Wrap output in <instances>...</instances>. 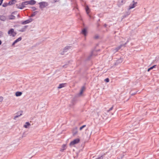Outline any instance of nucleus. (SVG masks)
I'll return each mask as SVG.
<instances>
[{
    "instance_id": "39448f33",
    "label": "nucleus",
    "mask_w": 159,
    "mask_h": 159,
    "mask_svg": "<svg viewBox=\"0 0 159 159\" xmlns=\"http://www.w3.org/2000/svg\"><path fill=\"white\" fill-rule=\"evenodd\" d=\"M85 88L84 86H83L81 88L80 93L78 94L79 96H80L82 95L83 93L85 91Z\"/></svg>"
},
{
    "instance_id": "ddd939ff",
    "label": "nucleus",
    "mask_w": 159,
    "mask_h": 159,
    "mask_svg": "<svg viewBox=\"0 0 159 159\" xmlns=\"http://www.w3.org/2000/svg\"><path fill=\"white\" fill-rule=\"evenodd\" d=\"M16 2V0H12L9 2L8 4L10 5H12L14 4Z\"/></svg>"
},
{
    "instance_id": "7c9ffc66",
    "label": "nucleus",
    "mask_w": 159,
    "mask_h": 159,
    "mask_svg": "<svg viewBox=\"0 0 159 159\" xmlns=\"http://www.w3.org/2000/svg\"><path fill=\"white\" fill-rule=\"evenodd\" d=\"M2 43V41H1V40H0V45Z\"/></svg>"
},
{
    "instance_id": "f03ea898",
    "label": "nucleus",
    "mask_w": 159,
    "mask_h": 159,
    "mask_svg": "<svg viewBox=\"0 0 159 159\" xmlns=\"http://www.w3.org/2000/svg\"><path fill=\"white\" fill-rule=\"evenodd\" d=\"M39 7L41 9H43L48 5V3L47 2H43L39 3Z\"/></svg>"
},
{
    "instance_id": "a878e982",
    "label": "nucleus",
    "mask_w": 159,
    "mask_h": 159,
    "mask_svg": "<svg viewBox=\"0 0 159 159\" xmlns=\"http://www.w3.org/2000/svg\"><path fill=\"white\" fill-rule=\"evenodd\" d=\"M105 81L106 82H108L109 81V80L108 78H107L105 80Z\"/></svg>"
},
{
    "instance_id": "2eb2a0df",
    "label": "nucleus",
    "mask_w": 159,
    "mask_h": 159,
    "mask_svg": "<svg viewBox=\"0 0 159 159\" xmlns=\"http://www.w3.org/2000/svg\"><path fill=\"white\" fill-rule=\"evenodd\" d=\"M22 94V93L20 92H17L16 93V97L20 96Z\"/></svg>"
},
{
    "instance_id": "4468645a",
    "label": "nucleus",
    "mask_w": 159,
    "mask_h": 159,
    "mask_svg": "<svg viewBox=\"0 0 159 159\" xmlns=\"http://www.w3.org/2000/svg\"><path fill=\"white\" fill-rule=\"evenodd\" d=\"M66 84H61L59 85L58 87L57 88L58 89H60L65 86Z\"/></svg>"
},
{
    "instance_id": "cd10ccee",
    "label": "nucleus",
    "mask_w": 159,
    "mask_h": 159,
    "mask_svg": "<svg viewBox=\"0 0 159 159\" xmlns=\"http://www.w3.org/2000/svg\"><path fill=\"white\" fill-rule=\"evenodd\" d=\"M3 0H0V6L1 5L2 2Z\"/></svg>"
},
{
    "instance_id": "473e14b6",
    "label": "nucleus",
    "mask_w": 159,
    "mask_h": 159,
    "mask_svg": "<svg viewBox=\"0 0 159 159\" xmlns=\"http://www.w3.org/2000/svg\"><path fill=\"white\" fill-rule=\"evenodd\" d=\"M34 15H32V16H34Z\"/></svg>"
},
{
    "instance_id": "c85d7f7f",
    "label": "nucleus",
    "mask_w": 159,
    "mask_h": 159,
    "mask_svg": "<svg viewBox=\"0 0 159 159\" xmlns=\"http://www.w3.org/2000/svg\"><path fill=\"white\" fill-rule=\"evenodd\" d=\"M69 48H70V47L69 46H67L65 47V49H68Z\"/></svg>"
},
{
    "instance_id": "0eeeda50",
    "label": "nucleus",
    "mask_w": 159,
    "mask_h": 159,
    "mask_svg": "<svg viewBox=\"0 0 159 159\" xmlns=\"http://www.w3.org/2000/svg\"><path fill=\"white\" fill-rule=\"evenodd\" d=\"M27 2H28V4L32 5L35 4L36 2V1L34 0H31Z\"/></svg>"
},
{
    "instance_id": "423d86ee",
    "label": "nucleus",
    "mask_w": 159,
    "mask_h": 159,
    "mask_svg": "<svg viewBox=\"0 0 159 159\" xmlns=\"http://www.w3.org/2000/svg\"><path fill=\"white\" fill-rule=\"evenodd\" d=\"M72 133L74 135L77 134L78 133L77 128L75 127L73 128L72 130Z\"/></svg>"
},
{
    "instance_id": "f8f14e48",
    "label": "nucleus",
    "mask_w": 159,
    "mask_h": 159,
    "mask_svg": "<svg viewBox=\"0 0 159 159\" xmlns=\"http://www.w3.org/2000/svg\"><path fill=\"white\" fill-rule=\"evenodd\" d=\"M16 7L19 9H23V7L22 5V3H20L16 5Z\"/></svg>"
},
{
    "instance_id": "9b49d317",
    "label": "nucleus",
    "mask_w": 159,
    "mask_h": 159,
    "mask_svg": "<svg viewBox=\"0 0 159 159\" xmlns=\"http://www.w3.org/2000/svg\"><path fill=\"white\" fill-rule=\"evenodd\" d=\"M85 9L87 14L88 15L90 12V10H89V8L88 6H85Z\"/></svg>"
},
{
    "instance_id": "f3484780",
    "label": "nucleus",
    "mask_w": 159,
    "mask_h": 159,
    "mask_svg": "<svg viewBox=\"0 0 159 159\" xmlns=\"http://www.w3.org/2000/svg\"><path fill=\"white\" fill-rule=\"evenodd\" d=\"M66 148V144H63L62 146V148L61 149V151H63L65 150Z\"/></svg>"
},
{
    "instance_id": "a211bd4d",
    "label": "nucleus",
    "mask_w": 159,
    "mask_h": 159,
    "mask_svg": "<svg viewBox=\"0 0 159 159\" xmlns=\"http://www.w3.org/2000/svg\"><path fill=\"white\" fill-rule=\"evenodd\" d=\"M31 21H32V20L31 19L28 20H26L24 21L23 23L24 24H27V23H28L31 22Z\"/></svg>"
},
{
    "instance_id": "393cba45",
    "label": "nucleus",
    "mask_w": 159,
    "mask_h": 159,
    "mask_svg": "<svg viewBox=\"0 0 159 159\" xmlns=\"http://www.w3.org/2000/svg\"><path fill=\"white\" fill-rule=\"evenodd\" d=\"M113 107L112 106L111 108H110L107 111V112H109L111 111L113 109Z\"/></svg>"
},
{
    "instance_id": "6ab92c4d",
    "label": "nucleus",
    "mask_w": 159,
    "mask_h": 159,
    "mask_svg": "<svg viewBox=\"0 0 159 159\" xmlns=\"http://www.w3.org/2000/svg\"><path fill=\"white\" fill-rule=\"evenodd\" d=\"M22 5L23 8L25 7V5H28V2L27 1H26L24 2H23L21 3Z\"/></svg>"
},
{
    "instance_id": "c756f323",
    "label": "nucleus",
    "mask_w": 159,
    "mask_h": 159,
    "mask_svg": "<svg viewBox=\"0 0 159 159\" xmlns=\"http://www.w3.org/2000/svg\"><path fill=\"white\" fill-rule=\"evenodd\" d=\"M19 116H15V118H17V117H18Z\"/></svg>"
},
{
    "instance_id": "b1692460",
    "label": "nucleus",
    "mask_w": 159,
    "mask_h": 159,
    "mask_svg": "<svg viewBox=\"0 0 159 159\" xmlns=\"http://www.w3.org/2000/svg\"><path fill=\"white\" fill-rule=\"evenodd\" d=\"M86 126V125H84L81 126V127H80V130H81L83 128H84Z\"/></svg>"
},
{
    "instance_id": "4be33fe9",
    "label": "nucleus",
    "mask_w": 159,
    "mask_h": 159,
    "mask_svg": "<svg viewBox=\"0 0 159 159\" xmlns=\"http://www.w3.org/2000/svg\"><path fill=\"white\" fill-rule=\"evenodd\" d=\"M156 66V65H155L153 66H152L150 67L148 70V71L149 72L152 69L154 68H155Z\"/></svg>"
},
{
    "instance_id": "1a4fd4ad",
    "label": "nucleus",
    "mask_w": 159,
    "mask_h": 159,
    "mask_svg": "<svg viewBox=\"0 0 159 159\" xmlns=\"http://www.w3.org/2000/svg\"><path fill=\"white\" fill-rule=\"evenodd\" d=\"M98 52L96 50H94L92 51L91 53L92 56H96L98 55Z\"/></svg>"
},
{
    "instance_id": "20e7f679",
    "label": "nucleus",
    "mask_w": 159,
    "mask_h": 159,
    "mask_svg": "<svg viewBox=\"0 0 159 159\" xmlns=\"http://www.w3.org/2000/svg\"><path fill=\"white\" fill-rule=\"evenodd\" d=\"M132 3V4H131L129 6V9H131L135 7L137 3V2H135L134 1H133Z\"/></svg>"
},
{
    "instance_id": "dca6fc26",
    "label": "nucleus",
    "mask_w": 159,
    "mask_h": 159,
    "mask_svg": "<svg viewBox=\"0 0 159 159\" xmlns=\"http://www.w3.org/2000/svg\"><path fill=\"white\" fill-rule=\"evenodd\" d=\"M125 0H119L118 1L120 5H122L123 4L125 3V2H124Z\"/></svg>"
},
{
    "instance_id": "f257e3e1",
    "label": "nucleus",
    "mask_w": 159,
    "mask_h": 159,
    "mask_svg": "<svg viewBox=\"0 0 159 159\" xmlns=\"http://www.w3.org/2000/svg\"><path fill=\"white\" fill-rule=\"evenodd\" d=\"M8 34L10 36L14 37L16 35V33L14 31L13 29H11L8 31Z\"/></svg>"
},
{
    "instance_id": "5701e85b",
    "label": "nucleus",
    "mask_w": 159,
    "mask_h": 159,
    "mask_svg": "<svg viewBox=\"0 0 159 159\" xmlns=\"http://www.w3.org/2000/svg\"><path fill=\"white\" fill-rule=\"evenodd\" d=\"M15 17L11 15L9 16V19H14Z\"/></svg>"
},
{
    "instance_id": "aec40b11",
    "label": "nucleus",
    "mask_w": 159,
    "mask_h": 159,
    "mask_svg": "<svg viewBox=\"0 0 159 159\" xmlns=\"http://www.w3.org/2000/svg\"><path fill=\"white\" fill-rule=\"evenodd\" d=\"M0 19L2 21H5L6 20V17L3 16H0Z\"/></svg>"
},
{
    "instance_id": "6e6552de",
    "label": "nucleus",
    "mask_w": 159,
    "mask_h": 159,
    "mask_svg": "<svg viewBox=\"0 0 159 159\" xmlns=\"http://www.w3.org/2000/svg\"><path fill=\"white\" fill-rule=\"evenodd\" d=\"M30 124L29 122H26L25 123V125H24V127L25 128H29L30 125Z\"/></svg>"
},
{
    "instance_id": "7ed1b4c3",
    "label": "nucleus",
    "mask_w": 159,
    "mask_h": 159,
    "mask_svg": "<svg viewBox=\"0 0 159 159\" xmlns=\"http://www.w3.org/2000/svg\"><path fill=\"white\" fill-rule=\"evenodd\" d=\"M80 139H75L70 142V146L74 145L80 142Z\"/></svg>"
},
{
    "instance_id": "2f4dec72",
    "label": "nucleus",
    "mask_w": 159,
    "mask_h": 159,
    "mask_svg": "<svg viewBox=\"0 0 159 159\" xmlns=\"http://www.w3.org/2000/svg\"><path fill=\"white\" fill-rule=\"evenodd\" d=\"M121 47V46H120V47H119L118 48V49H119Z\"/></svg>"
},
{
    "instance_id": "412c9836",
    "label": "nucleus",
    "mask_w": 159,
    "mask_h": 159,
    "mask_svg": "<svg viewBox=\"0 0 159 159\" xmlns=\"http://www.w3.org/2000/svg\"><path fill=\"white\" fill-rule=\"evenodd\" d=\"M82 33L85 36H86L87 34V31L85 29H84L82 31Z\"/></svg>"
},
{
    "instance_id": "bb28decb",
    "label": "nucleus",
    "mask_w": 159,
    "mask_h": 159,
    "mask_svg": "<svg viewBox=\"0 0 159 159\" xmlns=\"http://www.w3.org/2000/svg\"><path fill=\"white\" fill-rule=\"evenodd\" d=\"M3 100V98L2 97H0V102H1Z\"/></svg>"
},
{
    "instance_id": "9d476101",
    "label": "nucleus",
    "mask_w": 159,
    "mask_h": 159,
    "mask_svg": "<svg viewBox=\"0 0 159 159\" xmlns=\"http://www.w3.org/2000/svg\"><path fill=\"white\" fill-rule=\"evenodd\" d=\"M22 39V38L21 37H20L18 39H16V40H15L13 43L12 44V45H14L15 43H16L17 42L20 41Z\"/></svg>"
}]
</instances>
